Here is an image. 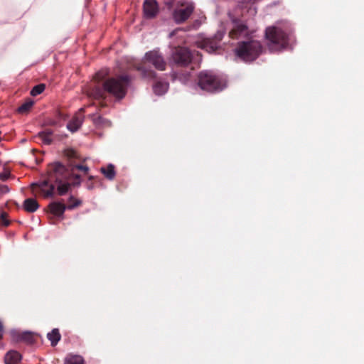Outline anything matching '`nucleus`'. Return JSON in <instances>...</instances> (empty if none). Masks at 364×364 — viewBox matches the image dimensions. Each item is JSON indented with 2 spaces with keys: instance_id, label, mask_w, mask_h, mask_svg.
I'll use <instances>...</instances> for the list:
<instances>
[{
  "instance_id": "obj_1",
  "label": "nucleus",
  "mask_w": 364,
  "mask_h": 364,
  "mask_svg": "<svg viewBox=\"0 0 364 364\" xmlns=\"http://www.w3.org/2000/svg\"><path fill=\"white\" fill-rule=\"evenodd\" d=\"M64 156L69 161L70 169L67 168L60 162H55L48 165L47 168L48 178L39 183H33L32 186H37L44 198H50L54 196L55 186L53 182L62 183L73 178L72 185L78 186L80 185V176L75 173V171H81L84 174H87L89 168L87 166L75 164L73 161L78 159L77 151L73 149H66L63 152Z\"/></svg>"
},
{
  "instance_id": "obj_2",
  "label": "nucleus",
  "mask_w": 364,
  "mask_h": 364,
  "mask_svg": "<svg viewBox=\"0 0 364 364\" xmlns=\"http://www.w3.org/2000/svg\"><path fill=\"white\" fill-rule=\"evenodd\" d=\"M107 74L97 73L92 82L87 90V95L95 100H105L108 95L122 99L127 94L130 77L127 75L105 79Z\"/></svg>"
},
{
  "instance_id": "obj_3",
  "label": "nucleus",
  "mask_w": 364,
  "mask_h": 364,
  "mask_svg": "<svg viewBox=\"0 0 364 364\" xmlns=\"http://www.w3.org/2000/svg\"><path fill=\"white\" fill-rule=\"evenodd\" d=\"M262 52V46L258 41L239 42L235 54L242 61L250 63L255 60Z\"/></svg>"
},
{
  "instance_id": "obj_4",
  "label": "nucleus",
  "mask_w": 364,
  "mask_h": 364,
  "mask_svg": "<svg viewBox=\"0 0 364 364\" xmlns=\"http://www.w3.org/2000/svg\"><path fill=\"white\" fill-rule=\"evenodd\" d=\"M265 38L268 41L269 49L272 51H278L284 48L288 45V34L277 26H271L266 28Z\"/></svg>"
},
{
  "instance_id": "obj_5",
  "label": "nucleus",
  "mask_w": 364,
  "mask_h": 364,
  "mask_svg": "<svg viewBox=\"0 0 364 364\" xmlns=\"http://www.w3.org/2000/svg\"><path fill=\"white\" fill-rule=\"evenodd\" d=\"M198 85L203 90L214 92L223 90L225 84L220 77L213 73L203 71L198 75Z\"/></svg>"
},
{
  "instance_id": "obj_6",
  "label": "nucleus",
  "mask_w": 364,
  "mask_h": 364,
  "mask_svg": "<svg viewBox=\"0 0 364 364\" xmlns=\"http://www.w3.org/2000/svg\"><path fill=\"white\" fill-rule=\"evenodd\" d=\"M192 60L193 55L190 50L179 46L172 50L170 63L176 67H187Z\"/></svg>"
},
{
  "instance_id": "obj_7",
  "label": "nucleus",
  "mask_w": 364,
  "mask_h": 364,
  "mask_svg": "<svg viewBox=\"0 0 364 364\" xmlns=\"http://www.w3.org/2000/svg\"><path fill=\"white\" fill-rule=\"evenodd\" d=\"M178 5L180 8L174 10L173 17L177 23H182L188 19L194 11L195 6L192 1H179Z\"/></svg>"
},
{
  "instance_id": "obj_8",
  "label": "nucleus",
  "mask_w": 364,
  "mask_h": 364,
  "mask_svg": "<svg viewBox=\"0 0 364 364\" xmlns=\"http://www.w3.org/2000/svg\"><path fill=\"white\" fill-rule=\"evenodd\" d=\"M144 59L146 62L152 64L159 70H165L166 62L163 55L158 50H153L145 54Z\"/></svg>"
},
{
  "instance_id": "obj_9",
  "label": "nucleus",
  "mask_w": 364,
  "mask_h": 364,
  "mask_svg": "<svg viewBox=\"0 0 364 364\" xmlns=\"http://www.w3.org/2000/svg\"><path fill=\"white\" fill-rule=\"evenodd\" d=\"M223 38L222 32H218L212 38L203 39L199 43L198 47L211 53L215 52L220 47V42Z\"/></svg>"
},
{
  "instance_id": "obj_10",
  "label": "nucleus",
  "mask_w": 364,
  "mask_h": 364,
  "mask_svg": "<svg viewBox=\"0 0 364 364\" xmlns=\"http://www.w3.org/2000/svg\"><path fill=\"white\" fill-rule=\"evenodd\" d=\"M232 28L229 32V36L231 38H238L248 34V27L243 22L234 18L232 19Z\"/></svg>"
},
{
  "instance_id": "obj_11",
  "label": "nucleus",
  "mask_w": 364,
  "mask_h": 364,
  "mask_svg": "<svg viewBox=\"0 0 364 364\" xmlns=\"http://www.w3.org/2000/svg\"><path fill=\"white\" fill-rule=\"evenodd\" d=\"M85 107H82L73 116L71 120L68 123L67 128L72 132H75L81 127L84 120V112Z\"/></svg>"
},
{
  "instance_id": "obj_12",
  "label": "nucleus",
  "mask_w": 364,
  "mask_h": 364,
  "mask_svg": "<svg viewBox=\"0 0 364 364\" xmlns=\"http://www.w3.org/2000/svg\"><path fill=\"white\" fill-rule=\"evenodd\" d=\"M144 15L146 18H154L158 11L159 7L156 0H145L143 4Z\"/></svg>"
},
{
  "instance_id": "obj_13",
  "label": "nucleus",
  "mask_w": 364,
  "mask_h": 364,
  "mask_svg": "<svg viewBox=\"0 0 364 364\" xmlns=\"http://www.w3.org/2000/svg\"><path fill=\"white\" fill-rule=\"evenodd\" d=\"M48 211L55 217L63 218L67 209L66 205L60 201L51 202L48 206Z\"/></svg>"
},
{
  "instance_id": "obj_14",
  "label": "nucleus",
  "mask_w": 364,
  "mask_h": 364,
  "mask_svg": "<svg viewBox=\"0 0 364 364\" xmlns=\"http://www.w3.org/2000/svg\"><path fill=\"white\" fill-rule=\"evenodd\" d=\"M21 359V354L16 350H10L9 351L5 357L4 362L5 364H18Z\"/></svg>"
},
{
  "instance_id": "obj_15",
  "label": "nucleus",
  "mask_w": 364,
  "mask_h": 364,
  "mask_svg": "<svg viewBox=\"0 0 364 364\" xmlns=\"http://www.w3.org/2000/svg\"><path fill=\"white\" fill-rule=\"evenodd\" d=\"M23 208L28 213H34L38 209L39 204L36 199L28 198L24 200Z\"/></svg>"
},
{
  "instance_id": "obj_16",
  "label": "nucleus",
  "mask_w": 364,
  "mask_h": 364,
  "mask_svg": "<svg viewBox=\"0 0 364 364\" xmlns=\"http://www.w3.org/2000/svg\"><path fill=\"white\" fill-rule=\"evenodd\" d=\"M94 124L98 128L109 127L111 126V122L101 116H96L92 114L90 116Z\"/></svg>"
},
{
  "instance_id": "obj_17",
  "label": "nucleus",
  "mask_w": 364,
  "mask_h": 364,
  "mask_svg": "<svg viewBox=\"0 0 364 364\" xmlns=\"http://www.w3.org/2000/svg\"><path fill=\"white\" fill-rule=\"evenodd\" d=\"M38 137L42 140L43 143L46 145H50L53 142V132L51 129H46L41 132L38 134Z\"/></svg>"
},
{
  "instance_id": "obj_18",
  "label": "nucleus",
  "mask_w": 364,
  "mask_h": 364,
  "mask_svg": "<svg viewBox=\"0 0 364 364\" xmlns=\"http://www.w3.org/2000/svg\"><path fill=\"white\" fill-rule=\"evenodd\" d=\"M47 338L50 341L51 346H55L61 338L59 330L53 328L51 332L47 334Z\"/></svg>"
},
{
  "instance_id": "obj_19",
  "label": "nucleus",
  "mask_w": 364,
  "mask_h": 364,
  "mask_svg": "<svg viewBox=\"0 0 364 364\" xmlns=\"http://www.w3.org/2000/svg\"><path fill=\"white\" fill-rule=\"evenodd\" d=\"M257 1V0H240L239 4L242 9L249 8L248 11L250 12L252 15H255L257 10L256 8L252 7V6L256 3Z\"/></svg>"
},
{
  "instance_id": "obj_20",
  "label": "nucleus",
  "mask_w": 364,
  "mask_h": 364,
  "mask_svg": "<svg viewBox=\"0 0 364 364\" xmlns=\"http://www.w3.org/2000/svg\"><path fill=\"white\" fill-rule=\"evenodd\" d=\"M100 171L109 180H113L115 177L116 172L114 171V166L112 164H109L107 167H102Z\"/></svg>"
},
{
  "instance_id": "obj_21",
  "label": "nucleus",
  "mask_w": 364,
  "mask_h": 364,
  "mask_svg": "<svg viewBox=\"0 0 364 364\" xmlns=\"http://www.w3.org/2000/svg\"><path fill=\"white\" fill-rule=\"evenodd\" d=\"M168 87V83L159 81L154 85L153 90L155 94L161 95L166 92Z\"/></svg>"
},
{
  "instance_id": "obj_22",
  "label": "nucleus",
  "mask_w": 364,
  "mask_h": 364,
  "mask_svg": "<svg viewBox=\"0 0 364 364\" xmlns=\"http://www.w3.org/2000/svg\"><path fill=\"white\" fill-rule=\"evenodd\" d=\"M27 344H33L36 342L35 334L30 331H23L21 336V341Z\"/></svg>"
},
{
  "instance_id": "obj_23",
  "label": "nucleus",
  "mask_w": 364,
  "mask_h": 364,
  "mask_svg": "<svg viewBox=\"0 0 364 364\" xmlns=\"http://www.w3.org/2000/svg\"><path fill=\"white\" fill-rule=\"evenodd\" d=\"M84 360L80 355H68L65 359V364H83Z\"/></svg>"
},
{
  "instance_id": "obj_24",
  "label": "nucleus",
  "mask_w": 364,
  "mask_h": 364,
  "mask_svg": "<svg viewBox=\"0 0 364 364\" xmlns=\"http://www.w3.org/2000/svg\"><path fill=\"white\" fill-rule=\"evenodd\" d=\"M68 181H64L62 183H56L58 184L57 188L58 195L63 196L68 191L70 187V183Z\"/></svg>"
},
{
  "instance_id": "obj_25",
  "label": "nucleus",
  "mask_w": 364,
  "mask_h": 364,
  "mask_svg": "<svg viewBox=\"0 0 364 364\" xmlns=\"http://www.w3.org/2000/svg\"><path fill=\"white\" fill-rule=\"evenodd\" d=\"M136 69L140 71L143 77L146 78H154L156 77V73L151 70H146L144 65H139Z\"/></svg>"
},
{
  "instance_id": "obj_26",
  "label": "nucleus",
  "mask_w": 364,
  "mask_h": 364,
  "mask_svg": "<svg viewBox=\"0 0 364 364\" xmlns=\"http://www.w3.org/2000/svg\"><path fill=\"white\" fill-rule=\"evenodd\" d=\"M33 105V101L28 100L18 108V112L21 114L26 113L30 110Z\"/></svg>"
},
{
  "instance_id": "obj_27",
  "label": "nucleus",
  "mask_w": 364,
  "mask_h": 364,
  "mask_svg": "<svg viewBox=\"0 0 364 364\" xmlns=\"http://www.w3.org/2000/svg\"><path fill=\"white\" fill-rule=\"evenodd\" d=\"M46 89L45 84L41 83L36 86H34L31 90V95L36 97L40 94H41Z\"/></svg>"
},
{
  "instance_id": "obj_28",
  "label": "nucleus",
  "mask_w": 364,
  "mask_h": 364,
  "mask_svg": "<svg viewBox=\"0 0 364 364\" xmlns=\"http://www.w3.org/2000/svg\"><path fill=\"white\" fill-rule=\"evenodd\" d=\"M81 200L75 198L73 196H70L68 199V204L66 205L67 209L72 210L76 207H78L81 205Z\"/></svg>"
},
{
  "instance_id": "obj_29",
  "label": "nucleus",
  "mask_w": 364,
  "mask_h": 364,
  "mask_svg": "<svg viewBox=\"0 0 364 364\" xmlns=\"http://www.w3.org/2000/svg\"><path fill=\"white\" fill-rule=\"evenodd\" d=\"M9 333L12 342L19 343L21 341V336L23 332L18 330H11Z\"/></svg>"
},
{
  "instance_id": "obj_30",
  "label": "nucleus",
  "mask_w": 364,
  "mask_h": 364,
  "mask_svg": "<svg viewBox=\"0 0 364 364\" xmlns=\"http://www.w3.org/2000/svg\"><path fill=\"white\" fill-rule=\"evenodd\" d=\"M8 213L2 211L0 215V223L2 225L8 227L10 225V221L8 220Z\"/></svg>"
},
{
  "instance_id": "obj_31",
  "label": "nucleus",
  "mask_w": 364,
  "mask_h": 364,
  "mask_svg": "<svg viewBox=\"0 0 364 364\" xmlns=\"http://www.w3.org/2000/svg\"><path fill=\"white\" fill-rule=\"evenodd\" d=\"M11 173L9 171L5 170V171L0 173V180L2 181H7L11 177Z\"/></svg>"
},
{
  "instance_id": "obj_32",
  "label": "nucleus",
  "mask_w": 364,
  "mask_h": 364,
  "mask_svg": "<svg viewBox=\"0 0 364 364\" xmlns=\"http://www.w3.org/2000/svg\"><path fill=\"white\" fill-rule=\"evenodd\" d=\"M95 178V176H90L88 177V181L86 183V186L87 188V189L89 190H92L94 188L95 186H94V183L92 182V181L94 180Z\"/></svg>"
},
{
  "instance_id": "obj_33",
  "label": "nucleus",
  "mask_w": 364,
  "mask_h": 364,
  "mask_svg": "<svg viewBox=\"0 0 364 364\" xmlns=\"http://www.w3.org/2000/svg\"><path fill=\"white\" fill-rule=\"evenodd\" d=\"M10 191V188L6 185L0 184V194L4 195Z\"/></svg>"
},
{
  "instance_id": "obj_34",
  "label": "nucleus",
  "mask_w": 364,
  "mask_h": 364,
  "mask_svg": "<svg viewBox=\"0 0 364 364\" xmlns=\"http://www.w3.org/2000/svg\"><path fill=\"white\" fill-rule=\"evenodd\" d=\"M4 331V325H3L2 322L0 321V340L3 337Z\"/></svg>"
},
{
  "instance_id": "obj_35",
  "label": "nucleus",
  "mask_w": 364,
  "mask_h": 364,
  "mask_svg": "<svg viewBox=\"0 0 364 364\" xmlns=\"http://www.w3.org/2000/svg\"><path fill=\"white\" fill-rule=\"evenodd\" d=\"M1 197H2V195L0 194V199L1 198Z\"/></svg>"
}]
</instances>
